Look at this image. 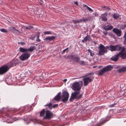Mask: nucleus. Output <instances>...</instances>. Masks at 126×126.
<instances>
[{"label": "nucleus", "mask_w": 126, "mask_h": 126, "mask_svg": "<svg viewBox=\"0 0 126 126\" xmlns=\"http://www.w3.org/2000/svg\"><path fill=\"white\" fill-rule=\"evenodd\" d=\"M18 62L16 59H13L10 62L3 65L0 68V75H2L6 73L11 67L18 64Z\"/></svg>", "instance_id": "obj_1"}, {"label": "nucleus", "mask_w": 126, "mask_h": 126, "mask_svg": "<svg viewBox=\"0 0 126 126\" xmlns=\"http://www.w3.org/2000/svg\"><path fill=\"white\" fill-rule=\"evenodd\" d=\"M110 46L105 47L102 44H100L98 47L99 51L97 54L100 56L104 55L105 53L107 52V50L106 49L110 50Z\"/></svg>", "instance_id": "obj_2"}, {"label": "nucleus", "mask_w": 126, "mask_h": 126, "mask_svg": "<svg viewBox=\"0 0 126 126\" xmlns=\"http://www.w3.org/2000/svg\"><path fill=\"white\" fill-rule=\"evenodd\" d=\"M82 94H79V92H74L72 93L71 96L69 99L70 102H72L75 99L78 100L80 99L82 96Z\"/></svg>", "instance_id": "obj_3"}, {"label": "nucleus", "mask_w": 126, "mask_h": 126, "mask_svg": "<svg viewBox=\"0 0 126 126\" xmlns=\"http://www.w3.org/2000/svg\"><path fill=\"white\" fill-rule=\"evenodd\" d=\"M113 67L111 65H109L104 67L102 69L98 71V74L102 75L105 73L108 72L112 70Z\"/></svg>", "instance_id": "obj_4"}, {"label": "nucleus", "mask_w": 126, "mask_h": 126, "mask_svg": "<svg viewBox=\"0 0 126 126\" xmlns=\"http://www.w3.org/2000/svg\"><path fill=\"white\" fill-rule=\"evenodd\" d=\"M36 49V47L35 46H31L28 49L24 48L22 47H20L19 48V51L22 53H26L27 52H32L34 50Z\"/></svg>", "instance_id": "obj_5"}, {"label": "nucleus", "mask_w": 126, "mask_h": 126, "mask_svg": "<svg viewBox=\"0 0 126 126\" xmlns=\"http://www.w3.org/2000/svg\"><path fill=\"white\" fill-rule=\"evenodd\" d=\"M62 98V101L64 103H66L68 101L69 97V94L67 91H64L63 92L61 95Z\"/></svg>", "instance_id": "obj_6"}, {"label": "nucleus", "mask_w": 126, "mask_h": 126, "mask_svg": "<svg viewBox=\"0 0 126 126\" xmlns=\"http://www.w3.org/2000/svg\"><path fill=\"white\" fill-rule=\"evenodd\" d=\"M72 88L73 90L76 91L75 92H79V91L80 90L81 87L80 86L79 82H75L73 83L72 85Z\"/></svg>", "instance_id": "obj_7"}, {"label": "nucleus", "mask_w": 126, "mask_h": 126, "mask_svg": "<svg viewBox=\"0 0 126 126\" xmlns=\"http://www.w3.org/2000/svg\"><path fill=\"white\" fill-rule=\"evenodd\" d=\"M53 113L51 111L47 110L46 111V115L43 117V119L49 120L53 118Z\"/></svg>", "instance_id": "obj_8"}, {"label": "nucleus", "mask_w": 126, "mask_h": 126, "mask_svg": "<svg viewBox=\"0 0 126 126\" xmlns=\"http://www.w3.org/2000/svg\"><path fill=\"white\" fill-rule=\"evenodd\" d=\"M31 55L30 53L27 52L22 54L19 57L20 60L23 61L28 59Z\"/></svg>", "instance_id": "obj_9"}, {"label": "nucleus", "mask_w": 126, "mask_h": 126, "mask_svg": "<svg viewBox=\"0 0 126 126\" xmlns=\"http://www.w3.org/2000/svg\"><path fill=\"white\" fill-rule=\"evenodd\" d=\"M70 59L76 63L79 62L80 61V57L76 54L70 55Z\"/></svg>", "instance_id": "obj_10"}, {"label": "nucleus", "mask_w": 126, "mask_h": 126, "mask_svg": "<svg viewBox=\"0 0 126 126\" xmlns=\"http://www.w3.org/2000/svg\"><path fill=\"white\" fill-rule=\"evenodd\" d=\"M121 48V46L119 45H117L115 46H113L111 45L110 46V50L111 51H119Z\"/></svg>", "instance_id": "obj_11"}, {"label": "nucleus", "mask_w": 126, "mask_h": 126, "mask_svg": "<svg viewBox=\"0 0 126 126\" xmlns=\"http://www.w3.org/2000/svg\"><path fill=\"white\" fill-rule=\"evenodd\" d=\"M108 120H106L105 119H101L99 122V123L95 124L94 123H92L91 126H100L104 124Z\"/></svg>", "instance_id": "obj_12"}, {"label": "nucleus", "mask_w": 126, "mask_h": 126, "mask_svg": "<svg viewBox=\"0 0 126 126\" xmlns=\"http://www.w3.org/2000/svg\"><path fill=\"white\" fill-rule=\"evenodd\" d=\"M84 85L85 86L87 85L89 83H91L92 81V80L88 78L85 77L83 79Z\"/></svg>", "instance_id": "obj_13"}, {"label": "nucleus", "mask_w": 126, "mask_h": 126, "mask_svg": "<svg viewBox=\"0 0 126 126\" xmlns=\"http://www.w3.org/2000/svg\"><path fill=\"white\" fill-rule=\"evenodd\" d=\"M115 33L118 37L121 35L122 31L121 30L116 28H114L112 30Z\"/></svg>", "instance_id": "obj_14"}, {"label": "nucleus", "mask_w": 126, "mask_h": 126, "mask_svg": "<svg viewBox=\"0 0 126 126\" xmlns=\"http://www.w3.org/2000/svg\"><path fill=\"white\" fill-rule=\"evenodd\" d=\"M56 38L55 36H48L46 37L44 40L47 43L51 41L54 40Z\"/></svg>", "instance_id": "obj_15"}, {"label": "nucleus", "mask_w": 126, "mask_h": 126, "mask_svg": "<svg viewBox=\"0 0 126 126\" xmlns=\"http://www.w3.org/2000/svg\"><path fill=\"white\" fill-rule=\"evenodd\" d=\"M88 20L89 19H88L86 18L85 19H80L79 20H73L72 21L74 24H76L80 22H85L86 21H88Z\"/></svg>", "instance_id": "obj_16"}, {"label": "nucleus", "mask_w": 126, "mask_h": 126, "mask_svg": "<svg viewBox=\"0 0 126 126\" xmlns=\"http://www.w3.org/2000/svg\"><path fill=\"white\" fill-rule=\"evenodd\" d=\"M61 92L59 93L52 100V101L53 102L54 101H56L58 102L59 101L61 98Z\"/></svg>", "instance_id": "obj_17"}, {"label": "nucleus", "mask_w": 126, "mask_h": 126, "mask_svg": "<svg viewBox=\"0 0 126 126\" xmlns=\"http://www.w3.org/2000/svg\"><path fill=\"white\" fill-rule=\"evenodd\" d=\"M91 40L92 39L90 36L88 35L85 37L82 40V42L85 43L87 41H91Z\"/></svg>", "instance_id": "obj_18"}, {"label": "nucleus", "mask_w": 126, "mask_h": 126, "mask_svg": "<svg viewBox=\"0 0 126 126\" xmlns=\"http://www.w3.org/2000/svg\"><path fill=\"white\" fill-rule=\"evenodd\" d=\"M94 74V73L93 72L90 73L85 75L84 77H85L88 78L93 80L94 78V76L93 75Z\"/></svg>", "instance_id": "obj_19"}, {"label": "nucleus", "mask_w": 126, "mask_h": 126, "mask_svg": "<svg viewBox=\"0 0 126 126\" xmlns=\"http://www.w3.org/2000/svg\"><path fill=\"white\" fill-rule=\"evenodd\" d=\"M119 56L118 54L110 58V60L115 62H117L118 60Z\"/></svg>", "instance_id": "obj_20"}, {"label": "nucleus", "mask_w": 126, "mask_h": 126, "mask_svg": "<svg viewBox=\"0 0 126 126\" xmlns=\"http://www.w3.org/2000/svg\"><path fill=\"white\" fill-rule=\"evenodd\" d=\"M107 15V13L106 12L104 14H102L101 15V18L102 20L104 21H107V18L106 17Z\"/></svg>", "instance_id": "obj_21"}, {"label": "nucleus", "mask_w": 126, "mask_h": 126, "mask_svg": "<svg viewBox=\"0 0 126 126\" xmlns=\"http://www.w3.org/2000/svg\"><path fill=\"white\" fill-rule=\"evenodd\" d=\"M119 56H120L122 59H125L126 58V51L122 53H118Z\"/></svg>", "instance_id": "obj_22"}, {"label": "nucleus", "mask_w": 126, "mask_h": 126, "mask_svg": "<svg viewBox=\"0 0 126 126\" xmlns=\"http://www.w3.org/2000/svg\"><path fill=\"white\" fill-rule=\"evenodd\" d=\"M113 28L112 26H110L109 25H108L106 26H105L103 27V28L105 30H110Z\"/></svg>", "instance_id": "obj_23"}, {"label": "nucleus", "mask_w": 126, "mask_h": 126, "mask_svg": "<svg viewBox=\"0 0 126 126\" xmlns=\"http://www.w3.org/2000/svg\"><path fill=\"white\" fill-rule=\"evenodd\" d=\"M120 16L117 13H114L112 17L114 19H117Z\"/></svg>", "instance_id": "obj_24"}, {"label": "nucleus", "mask_w": 126, "mask_h": 126, "mask_svg": "<svg viewBox=\"0 0 126 126\" xmlns=\"http://www.w3.org/2000/svg\"><path fill=\"white\" fill-rule=\"evenodd\" d=\"M10 29L13 32L17 33L16 32L20 33V32L18 30L16 29V28L14 27H10Z\"/></svg>", "instance_id": "obj_25"}, {"label": "nucleus", "mask_w": 126, "mask_h": 126, "mask_svg": "<svg viewBox=\"0 0 126 126\" xmlns=\"http://www.w3.org/2000/svg\"><path fill=\"white\" fill-rule=\"evenodd\" d=\"M126 71V67H123L118 70V72L121 73L122 72H125Z\"/></svg>", "instance_id": "obj_26"}, {"label": "nucleus", "mask_w": 126, "mask_h": 126, "mask_svg": "<svg viewBox=\"0 0 126 126\" xmlns=\"http://www.w3.org/2000/svg\"><path fill=\"white\" fill-rule=\"evenodd\" d=\"M46 111L44 109H43L41 111H40V115L41 117H43L45 114Z\"/></svg>", "instance_id": "obj_27"}, {"label": "nucleus", "mask_w": 126, "mask_h": 126, "mask_svg": "<svg viewBox=\"0 0 126 126\" xmlns=\"http://www.w3.org/2000/svg\"><path fill=\"white\" fill-rule=\"evenodd\" d=\"M88 51L90 53L91 56L93 57L94 55V51L91 50L90 49H88Z\"/></svg>", "instance_id": "obj_28"}, {"label": "nucleus", "mask_w": 126, "mask_h": 126, "mask_svg": "<svg viewBox=\"0 0 126 126\" xmlns=\"http://www.w3.org/2000/svg\"><path fill=\"white\" fill-rule=\"evenodd\" d=\"M102 8L104 10H106L107 11H109L111 9L109 7L106 6H103Z\"/></svg>", "instance_id": "obj_29"}, {"label": "nucleus", "mask_w": 126, "mask_h": 126, "mask_svg": "<svg viewBox=\"0 0 126 126\" xmlns=\"http://www.w3.org/2000/svg\"><path fill=\"white\" fill-rule=\"evenodd\" d=\"M80 65L83 66L84 65H86V63L85 62L83 61H80L78 63Z\"/></svg>", "instance_id": "obj_30"}, {"label": "nucleus", "mask_w": 126, "mask_h": 126, "mask_svg": "<svg viewBox=\"0 0 126 126\" xmlns=\"http://www.w3.org/2000/svg\"><path fill=\"white\" fill-rule=\"evenodd\" d=\"M52 32L47 31L44 32V35H45L46 34H52Z\"/></svg>", "instance_id": "obj_31"}, {"label": "nucleus", "mask_w": 126, "mask_h": 126, "mask_svg": "<svg viewBox=\"0 0 126 126\" xmlns=\"http://www.w3.org/2000/svg\"><path fill=\"white\" fill-rule=\"evenodd\" d=\"M126 28V24H124L123 25H121L120 27L121 29L123 30Z\"/></svg>", "instance_id": "obj_32"}, {"label": "nucleus", "mask_w": 126, "mask_h": 126, "mask_svg": "<svg viewBox=\"0 0 126 126\" xmlns=\"http://www.w3.org/2000/svg\"><path fill=\"white\" fill-rule=\"evenodd\" d=\"M125 48L124 47H121V48H120V49L119 50V51L121 50L120 52V53H123L124 52H125Z\"/></svg>", "instance_id": "obj_33"}, {"label": "nucleus", "mask_w": 126, "mask_h": 126, "mask_svg": "<svg viewBox=\"0 0 126 126\" xmlns=\"http://www.w3.org/2000/svg\"><path fill=\"white\" fill-rule=\"evenodd\" d=\"M23 119L25 122H26V123L27 124H29L30 123V121H32V119H30L29 122L27 120H26V119Z\"/></svg>", "instance_id": "obj_34"}, {"label": "nucleus", "mask_w": 126, "mask_h": 126, "mask_svg": "<svg viewBox=\"0 0 126 126\" xmlns=\"http://www.w3.org/2000/svg\"><path fill=\"white\" fill-rule=\"evenodd\" d=\"M0 30L1 31L5 33L8 32V31L7 30L3 28L0 29Z\"/></svg>", "instance_id": "obj_35"}, {"label": "nucleus", "mask_w": 126, "mask_h": 126, "mask_svg": "<svg viewBox=\"0 0 126 126\" xmlns=\"http://www.w3.org/2000/svg\"><path fill=\"white\" fill-rule=\"evenodd\" d=\"M52 103L51 102H50L49 103L47 104L45 106H48L49 108H50L52 106Z\"/></svg>", "instance_id": "obj_36"}, {"label": "nucleus", "mask_w": 126, "mask_h": 126, "mask_svg": "<svg viewBox=\"0 0 126 126\" xmlns=\"http://www.w3.org/2000/svg\"><path fill=\"white\" fill-rule=\"evenodd\" d=\"M36 37V35H32L31 37H30V39L32 40H33L35 39Z\"/></svg>", "instance_id": "obj_37"}, {"label": "nucleus", "mask_w": 126, "mask_h": 126, "mask_svg": "<svg viewBox=\"0 0 126 126\" xmlns=\"http://www.w3.org/2000/svg\"><path fill=\"white\" fill-rule=\"evenodd\" d=\"M58 106V104H56L53 105L52 106V107L53 108H55L56 107H57Z\"/></svg>", "instance_id": "obj_38"}, {"label": "nucleus", "mask_w": 126, "mask_h": 126, "mask_svg": "<svg viewBox=\"0 0 126 126\" xmlns=\"http://www.w3.org/2000/svg\"><path fill=\"white\" fill-rule=\"evenodd\" d=\"M68 48L67 47L66 49H64L63 50V51L62 52V54H63L66 51V50H68Z\"/></svg>", "instance_id": "obj_39"}, {"label": "nucleus", "mask_w": 126, "mask_h": 126, "mask_svg": "<svg viewBox=\"0 0 126 126\" xmlns=\"http://www.w3.org/2000/svg\"><path fill=\"white\" fill-rule=\"evenodd\" d=\"M87 9L88 10L90 11H91V12L93 11V10L89 7H87Z\"/></svg>", "instance_id": "obj_40"}, {"label": "nucleus", "mask_w": 126, "mask_h": 126, "mask_svg": "<svg viewBox=\"0 0 126 126\" xmlns=\"http://www.w3.org/2000/svg\"><path fill=\"white\" fill-rule=\"evenodd\" d=\"M36 41L37 42H40L41 41V40L40 39L39 37H37V38L36 39Z\"/></svg>", "instance_id": "obj_41"}, {"label": "nucleus", "mask_w": 126, "mask_h": 126, "mask_svg": "<svg viewBox=\"0 0 126 126\" xmlns=\"http://www.w3.org/2000/svg\"><path fill=\"white\" fill-rule=\"evenodd\" d=\"M40 34V33L39 32H38L37 33V34H36V36H37V37H39Z\"/></svg>", "instance_id": "obj_42"}, {"label": "nucleus", "mask_w": 126, "mask_h": 126, "mask_svg": "<svg viewBox=\"0 0 126 126\" xmlns=\"http://www.w3.org/2000/svg\"><path fill=\"white\" fill-rule=\"evenodd\" d=\"M103 33L105 35H107L108 33V32L106 31H103Z\"/></svg>", "instance_id": "obj_43"}, {"label": "nucleus", "mask_w": 126, "mask_h": 126, "mask_svg": "<svg viewBox=\"0 0 126 126\" xmlns=\"http://www.w3.org/2000/svg\"><path fill=\"white\" fill-rule=\"evenodd\" d=\"M24 30H25L26 29H27V30H31V29H30L29 27H26L24 29Z\"/></svg>", "instance_id": "obj_44"}, {"label": "nucleus", "mask_w": 126, "mask_h": 126, "mask_svg": "<svg viewBox=\"0 0 126 126\" xmlns=\"http://www.w3.org/2000/svg\"><path fill=\"white\" fill-rule=\"evenodd\" d=\"M20 44L22 45H23L25 44V43L23 42H20Z\"/></svg>", "instance_id": "obj_45"}, {"label": "nucleus", "mask_w": 126, "mask_h": 126, "mask_svg": "<svg viewBox=\"0 0 126 126\" xmlns=\"http://www.w3.org/2000/svg\"><path fill=\"white\" fill-rule=\"evenodd\" d=\"M114 105V104H112L111 105H110L109 106V107H113Z\"/></svg>", "instance_id": "obj_46"}, {"label": "nucleus", "mask_w": 126, "mask_h": 126, "mask_svg": "<svg viewBox=\"0 0 126 126\" xmlns=\"http://www.w3.org/2000/svg\"><path fill=\"white\" fill-rule=\"evenodd\" d=\"M74 4H76L77 5H78V1H74Z\"/></svg>", "instance_id": "obj_47"}, {"label": "nucleus", "mask_w": 126, "mask_h": 126, "mask_svg": "<svg viewBox=\"0 0 126 126\" xmlns=\"http://www.w3.org/2000/svg\"><path fill=\"white\" fill-rule=\"evenodd\" d=\"M28 27H29V28L31 29H32V28H33V27L32 26H31V25H30V26H29Z\"/></svg>", "instance_id": "obj_48"}, {"label": "nucleus", "mask_w": 126, "mask_h": 126, "mask_svg": "<svg viewBox=\"0 0 126 126\" xmlns=\"http://www.w3.org/2000/svg\"><path fill=\"white\" fill-rule=\"evenodd\" d=\"M125 40L124 42V43L125 44H126V38H125Z\"/></svg>", "instance_id": "obj_49"}, {"label": "nucleus", "mask_w": 126, "mask_h": 126, "mask_svg": "<svg viewBox=\"0 0 126 126\" xmlns=\"http://www.w3.org/2000/svg\"><path fill=\"white\" fill-rule=\"evenodd\" d=\"M79 83H80L82 85V81H79Z\"/></svg>", "instance_id": "obj_50"}, {"label": "nucleus", "mask_w": 126, "mask_h": 126, "mask_svg": "<svg viewBox=\"0 0 126 126\" xmlns=\"http://www.w3.org/2000/svg\"><path fill=\"white\" fill-rule=\"evenodd\" d=\"M109 35L110 36H111L112 35H113V34H112V33H109Z\"/></svg>", "instance_id": "obj_51"}, {"label": "nucleus", "mask_w": 126, "mask_h": 126, "mask_svg": "<svg viewBox=\"0 0 126 126\" xmlns=\"http://www.w3.org/2000/svg\"><path fill=\"white\" fill-rule=\"evenodd\" d=\"M83 6L84 7H86V8H87V7H88L87 5H85V4H83Z\"/></svg>", "instance_id": "obj_52"}, {"label": "nucleus", "mask_w": 126, "mask_h": 126, "mask_svg": "<svg viewBox=\"0 0 126 126\" xmlns=\"http://www.w3.org/2000/svg\"><path fill=\"white\" fill-rule=\"evenodd\" d=\"M111 36L113 37L114 38H115V35L113 34Z\"/></svg>", "instance_id": "obj_53"}, {"label": "nucleus", "mask_w": 126, "mask_h": 126, "mask_svg": "<svg viewBox=\"0 0 126 126\" xmlns=\"http://www.w3.org/2000/svg\"><path fill=\"white\" fill-rule=\"evenodd\" d=\"M67 80V79H64L63 81L64 82H65Z\"/></svg>", "instance_id": "obj_54"}, {"label": "nucleus", "mask_w": 126, "mask_h": 126, "mask_svg": "<svg viewBox=\"0 0 126 126\" xmlns=\"http://www.w3.org/2000/svg\"><path fill=\"white\" fill-rule=\"evenodd\" d=\"M124 37H125V38H126V32L125 33Z\"/></svg>", "instance_id": "obj_55"}, {"label": "nucleus", "mask_w": 126, "mask_h": 126, "mask_svg": "<svg viewBox=\"0 0 126 126\" xmlns=\"http://www.w3.org/2000/svg\"><path fill=\"white\" fill-rule=\"evenodd\" d=\"M18 110H17V109H15V110H14L15 111H16V112Z\"/></svg>", "instance_id": "obj_56"}, {"label": "nucleus", "mask_w": 126, "mask_h": 126, "mask_svg": "<svg viewBox=\"0 0 126 126\" xmlns=\"http://www.w3.org/2000/svg\"><path fill=\"white\" fill-rule=\"evenodd\" d=\"M102 67V66H99L98 67V68H100L101 67Z\"/></svg>", "instance_id": "obj_57"}, {"label": "nucleus", "mask_w": 126, "mask_h": 126, "mask_svg": "<svg viewBox=\"0 0 126 126\" xmlns=\"http://www.w3.org/2000/svg\"><path fill=\"white\" fill-rule=\"evenodd\" d=\"M115 102L113 104H114V105H115L116 104V103H115Z\"/></svg>", "instance_id": "obj_58"}, {"label": "nucleus", "mask_w": 126, "mask_h": 126, "mask_svg": "<svg viewBox=\"0 0 126 126\" xmlns=\"http://www.w3.org/2000/svg\"><path fill=\"white\" fill-rule=\"evenodd\" d=\"M40 0V1H41V2H42V1H42V0Z\"/></svg>", "instance_id": "obj_59"}, {"label": "nucleus", "mask_w": 126, "mask_h": 126, "mask_svg": "<svg viewBox=\"0 0 126 126\" xmlns=\"http://www.w3.org/2000/svg\"><path fill=\"white\" fill-rule=\"evenodd\" d=\"M96 67V66H94L93 67V68H94Z\"/></svg>", "instance_id": "obj_60"}, {"label": "nucleus", "mask_w": 126, "mask_h": 126, "mask_svg": "<svg viewBox=\"0 0 126 126\" xmlns=\"http://www.w3.org/2000/svg\"><path fill=\"white\" fill-rule=\"evenodd\" d=\"M20 42H19V43H18V44H20Z\"/></svg>", "instance_id": "obj_61"}]
</instances>
